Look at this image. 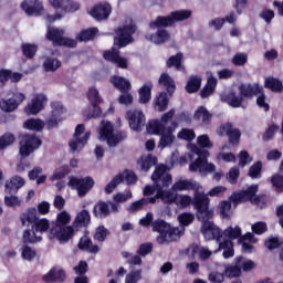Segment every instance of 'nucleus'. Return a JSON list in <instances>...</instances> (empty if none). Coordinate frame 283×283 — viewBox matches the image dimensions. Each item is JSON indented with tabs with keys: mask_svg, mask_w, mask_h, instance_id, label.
<instances>
[{
	"mask_svg": "<svg viewBox=\"0 0 283 283\" xmlns=\"http://www.w3.org/2000/svg\"><path fill=\"white\" fill-rule=\"evenodd\" d=\"M151 180L157 191V198H159L164 205H174L176 202V193L171 190H165V188L171 185V175L167 170V166H157L151 175Z\"/></svg>",
	"mask_w": 283,
	"mask_h": 283,
	"instance_id": "nucleus-1",
	"label": "nucleus"
},
{
	"mask_svg": "<svg viewBox=\"0 0 283 283\" xmlns=\"http://www.w3.org/2000/svg\"><path fill=\"white\" fill-rule=\"evenodd\" d=\"M201 233L205 240H216L219 243V249L214 251V253L223 250V258H226V260L233 258L235 254L233 251V242L229 239H224V234L220 231L218 226L213 224L211 221L205 222L201 224Z\"/></svg>",
	"mask_w": 283,
	"mask_h": 283,
	"instance_id": "nucleus-2",
	"label": "nucleus"
},
{
	"mask_svg": "<svg viewBox=\"0 0 283 283\" xmlns=\"http://www.w3.org/2000/svg\"><path fill=\"white\" fill-rule=\"evenodd\" d=\"M193 207L197 210V220H200L202 224L211 222L209 220L213 218V210L209 209V197L205 192L195 196Z\"/></svg>",
	"mask_w": 283,
	"mask_h": 283,
	"instance_id": "nucleus-3",
	"label": "nucleus"
},
{
	"mask_svg": "<svg viewBox=\"0 0 283 283\" xmlns=\"http://www.w3.org/2000/svg\"><path fill=\"white\" fill-rule=\"evenodd\" d=\"M197 156H199L195 161H192L189 166V170L192 172L198 171L200 176H207V174H212V171H216V165L209 164L207 161V156H209V151L200 150V148L195 147L192 150Z\"/></svg>",
	"mask_w": 283,
	"mask_h": 283,
	"instance_id": "nucleus-4",
	"label": "nucleus"
},
{
	"mask_svg": "<svg viewBox=\"0 0 283 283\" xmlns=\"http://www.w3.org/2000/svg\"><path fill=\"white\" fill-rule=\"evenodd\" d=\"M259 186L253 185L250 186L247 190H243L241 192H234L230 200L233 202L234 207H238L240 202H247V200H250L252 205H256V207H260L262 202H264V197H258L255 193H258Z\"/></svg>",
	"mask_w": 283,
	"mask_h": 283,
	"instance_id": "nucleus-5",
	"label": "nucleus"
},
{
	"mask_svg": "<svg viewBox=\"0 0 283 283\" xmlns=\"http://www.w3.org/2000/svg\"><path fill=\"white\" fill-rule=\"evenodd\" d=\"M65 30L56 27H48L46 39L52 41L53 45H63L64 48H76V40L65 38Z\"/></svg>",
	"mask_w": 283,
	"mask_h": 283,
	"instance_id": "nucleus-6",
	"label": "nucleus"
},
{
	"mask_svg": "<svg viewBox=\"0 0 283 283\" xmlns=\"http://www.w3.org/2000/svg\"><path fill=\"white\" fill-rule=\"evenodd\" d=\"M91 136L92 133L85 132V125L78 124L75 128L73 138L69 142L71 151L73 154H76V151H81V149H83V147L87 145Z\"/></svg>",
	"mask_w": 283,
	"mask_h": 283,
	"instance_id": "nucleus-7",
	"label": "nucleus"
},
{
	"mask_svg": "<svg viewBox=\"0 0 283 283\" xmlns=\"http://www.w3.org/2000/svg\"><path fill=\"white\" fill-rule=\"evenodd\" d=\"M99 140H107V145L116 147L123 140V134H114V125L108 120H102L98 129Z\"/></svg>",
	"mask_w": 283,
	"mask_h": 283,
	"instance_id": "nucleus-8",
	"label": "nucleus"
},
{
	"mask_svg": "<svg viewBox=\"0 0 283 283\" xmlns=\"http://www.w3.org/2000/svg\"><path fill=\"white\" fill-rule=\"evenodd\" d=\"M134 32H136V25H134L132 19H128V24L116 31L114 45H117L118 49L129 45V43H132V34H134Z\"/></svg>",
	"mask_w": 283,
	"mask_h": 283,
	"instance_id": "nucleus-9",
	"label": "nucleus"
},
{
	"mask_svg": "<svg viewBox=\"0 0 283 283\" xmlns=\"http://www.w3.org/2000/svg\"><path fill=\"white\" fill-rule=\"evenodd\" d=\"M69 187H71V189H76L80 198H85V196H87L90 190L94 187V179L92 177L81 179L70 177Z\"/></svg>",
	"mask_w": 283,
	"mask_h": 283,
	"instance_id": "nucleus-10",
	"label": "nucleus"
},
{
	"mask_svg": "<svg viewBox=\"0 0 283 283\" xmlns=\"http://www.w3.org/2000/svg\"><path fill=\"white\" fill-rule=\"evenodd\" d=\"M175 114H176V109H170L168 113H165L163 115L161 120H158V119L150 120L147 125L148 134H160L163 129H169V127L171 126H167V125H169V123L174 120Z\"/></svg>",
	"mask_w": 283,
	"mask_h": 283,
	"instance_id": "nucleus-11",
	"label": "nucleus"
},
{
	"mask_svg": "<svg viewBox=\"0 0 283 283\" xmlns=\"http://www.w3.org/2000/svg\"><path fill=\"white\" fill-rule=\"evenodd\" d=\"M41 147V139L34 135H23L20 140V155L22 158H28L30 154Z\"/></svg>",
	"mask_w": 283,
	"mask_h": 283,
	"instance_id": "nucleus-12",
	"label": "nucleus"
},
{
	"mask_svg": "<svg viewBox=\"0 0 283 283\" xmlns=\"http://www.w3.org/2000/svg\"><path fill=\"white\" fill-rule=\"evenodd\" d=\"M73 235H74V227L62 226L59 228H51L49 233V239L54 240V238H56V240L61 244H65V242H69V240H72Z\"/></svg>",
	"mask_w": 283,
	"mask_h": 283,
	"instance_id": "nucleus-13",
	"label": "nucleus"
},
{
	"mask_svg": "<svg viewBox=\"0 0 283 283\" xmlns=\"http://www.w3.org/2000/svg\"><path fill=\"white\" fill-rule=\"evenodd\" d=\"M65 108L61 102H53L51 104V116L46 120L48 129H54V127H59V123L63 120V113Z\"/></svg>",
	"mask_w": 283,
	"mask_h": 283,
	"instance_id": "nucleus-14",
	"label": "nucleus"
},
{
	"mask_svg": "<svg viewBox=\"0 0 283 283\" xmlns=\"http://www.w3.org/2000/svg\"><path fill=\"white\" fill-rule=\"evenodd\" d=\"M126 118L129 122L130 129H134V132H143V127L146 125L145 114H143V111L130 109L126 113Z\"/></svg>",
	"mask_w": 283,
	"mask_h": 283,
	"instance_id": "nucleus-15",
	"label": "nucleus"
},
{
	"mask_svg": "<svg viewBox=\"0 0 283 283\" xmlns=\"http://www.w3.org/2000/svg\"><path fill=\"white\" fill-rule=\"evenodd\" d=\"M202 187L193 179L179 180L171 186V191H195L193 198L197 193H203L200 191Z\"/></svg>",
	"mask_w": 283,
	"mask_h": 283,
	"instance_id": "nucleus-16",
	"label": "nucleus"
},
{
	"mask_svg": "<svg viewBox=\"0 0 283 283\" xmlns=\"http://www.w3.org/2000/svg\"><path fill=\"white\" fill-rule=\"evenodd\" d=\"M45 103H48V97L44 94H36L31 103L24 107V113L28 114V116L39 114V112L43 109V105H45Z\"/></svg>",
	"mask_w": 283,
	"mask_h": 283,
	"instance_id": "nucleus-17",
	"label": "nucleus"
},
{
	"mask_svg": "<svg viewBox=\"0 0 283 283\" xmlns=\"http://www.w3.org/2000/svg\"><path fill=\"white\" fill-rule=\"evenodd\" d=\"M23 101H25V96L23 95V93H17L13 95V97L9 99H1L0 109H2V112L8 113L14 112V109H17L19 105L23 103Z\"/></svg>",
	"mask_w": 283,
	"mask_h": 283,
	"instance_id": "nucleus-18",
	"label": "nucleus"
},
{
	"mask_svg": "<svg viewBox=\"0 0 283 283\" xmlns=\"http://www.w3.org/2000/svg\"><path fill=\"white\" fill-rule=\"evenodd\" d=\"M172 128H164L160 132V140L158 144V149H165V147H171L174 145V142L176 140V136H174V128L178 127V124L175 122H171Z\"/></svg>",
	"mask_w": 283,
	"mask_h": 283,
	"instance_id": "nucleus-19",
	"label": "nucleus"
},
{
	"mask_svg": "<svg viewBox=\"0 0 283 283\" xmlns=\"http://www.w3.org/2000/svg\"><path fill=\"white\" fill-rule=\"evenodd\" d=\"M218 134L219 136H228L231 145H238L240 143V129L233 127L231 123L222 125Z\"/></svg>",
	"mask_w": 283,
	"mask_h": 283,
	"instance_id": "nucleus-20",
	"label": "nucleus"
},
{
	"mask_svg": "<svg viewBox=\"0 0 283 283\" xmlns=\"http://www.w3.org/2000/svg\"><path fill=\"white\" fill-rule=\"evenodd\" d=\"M21 8L23 11H25V14H28V17H32V14L39 17L44 10L43 2H41V0H24L21 3Z\"/></svg>",
	"mask_w": 283,
	"mask_h": 283,
	"instance_id": "nucleus-21",
	"label": "nucleus"
},
{
	"mask_svg": "<svg viewBox=\"0 0 283 283\" xmlns=\"http://www.w3.org/2000/svg\"><path fill=\"white\" fill-rule=\"evenodd\" d=\"M49 3L54 10H62L63 12H76L81 8L78 3L70 0H49Z\"/></svg>",
	"mask_w": 283,
	"mask_h": 283,
	"instance_id": "nucleus-22",
	"label": "nucleus"
},
{
	"mask_svg": "<svg viewBox=\"0 0 283 283\" xmlns=\"http://www.w3.org/2000/svg\"><path fill=\"white\" fill-rule=\"evenodd\" d=\"M180 240V229L169 227L163 235H158L156 241L158 244H169L170 242H177Z\"/></svg>",
	"mask_w": 283,
	"mask_h": 283,
	"instance_id": "nucleus-23",
	"label": "nucleus"
},
{
	"mask_svg": "<svg viewBox=\"0 0 283 283\" xmlns=\"http://www.w3.org/2000/svg\"><path fill=\"white\" fill-rule=\"evenodd\" d=\"M239 92L241 96L245 98H251L258 94H262V86L259 84H241L239 86Z\"/></svg>",
	"mask_w": 283,
	"mask_h": 283,
	"instance_id": "nucleus-24",
	"label": "nucleus"
},
{
	"mask_svg": "<svg viewBox=\"0 0 283 283\" xmlns=\"http://www.w3.org/2000/svg\"><path fill=\"white\" fill-rule=\"evenodd\" d=\"M105 61H111L112 63H116L118 67L127 69V60L120 57L118 55V50L113 48L111 51L104 52Z\"/></svg>",
	"mask_w": 283,
	"mask_h": 283,
	"instance_id": "nucleus-25",
	"label": "nucleus"
},
{
	"mask_svg": "<svg viewBox=\"0 0 283 283\" xmlns=\"http://www.w3.org/2000/svg\"><path fill=\"white\" fill-rule=\"evenodd\" d=\"M112 12V7L108 3L99 4L91 11V17L96 19V21H103L107 19Z\"/></svg>",
	"mask_w": 283,
	"mask_h": 283,
	"instance_id": "nucleus-26",
	"label": "nucleus"
},
{
	"mask_svg": "<svg viewBox=\"0 0 283 283\" xmlns=\"http://www.w3.org/2000/svg\"><path fill=\"white\" fill-rule=\"evenodd\" d=\"M25 185V179L20 176H13L10 181L6 182V193H17Z\"/></svg>",
	"mask_w": 283,
	"mask_h": 283,
	"instance_id": "nucleus-27",
	"label": "nucleus"
},
{
	"mask_svg": "<svg viewBox=\"0 0 283 283\" xmlns=\"http://www.w3.org/2000/svg\"><path fill=\"white\" fill-rule=\"evenodd\" d=\"M158 84L160 87H165V90H167L169 96H172L176 92V82H174V78H171L169 74H161Z\"/></svg>",
	"mask_w": 283,
	"mask_h": 283,
	"instance_id": "nucleus-28",
	"label": "nucleus"
},
{
	"mask_svg": "<svg viewBox=\"0 0 283 283\" xmlns=\"http://www.w3.org/2000/svg\"><path fill=\"white\" fill-rule=\"evenodd\" d=\"M92 218L90 217V211L82 210L78 212L74 219L73 227L78 231L80 227H87L91 222Z\"/></svg>",
	"mask_w": 283,
	"mask_h": 283,
	"instance_id": "nucleus-29",
	"label": "nucleus"
},
{
	"mask_svg": "<svg viewBox=\"0 0 283 283\" xmlns=\"http://www.w3.org/2000/svg\"><path fill=\"white\" fill-rule=\"evenodd\" d=\"M264 87L266 90H271V92H275L276 94H282L283 92L282 81L272 76L265 78Z\"/></svg>",
	"mask_w": 283,
	"mask_h": 283,
	"instance_id": "nucleus-30",
	"label": "nucleus"
},
{
	"mask_svg": "<svg viewBox=\"0 0 283 283\" xmlns=\"http://www.w3.org/2000/svg\"><path fill=\"white\" fill-rule=\"evenodd\" d=\"M195 120H199L201 125L207 126L211 123V114L205 106H200L195 113Z\"/></svg>",
	"mask_w": 283,
	"mask_h": 283,
	"instance_id": "nucleus-31",
	"label": "nucleus"
},
{
	"mask_svg": "<svg viewBox=\"0 0 283 283\" xmlns=\"http://www.w3.org/2000/svg\"><path fill=\"white\" fill-rule=\"evenodd\" d=\"M179 209H187L193 205V198L189 195L176 193L175 203Z\"/></svg>",
	"mask_w": 283,
	"mask_h": 283,
	"instance_id": "nucleus-32",
	"label": "nucleus"
},
{
	"mask_svg": "<svg viewBox=\"0 0 283 283\" xmlns=\"http://www.w3.org/2000/svg\"><path fill=\"white\" fill-rule=\"evenodd\" d=\"M111 83H113L119 92H129L132 90V83L125 77L114 76L111 78Z\"/></svg>",
	"mask_w": 283,
	"mask_h": 283,
	"instance_id": "nucleus-33",
	"label": "nucleus"
},
{
	"mask_svg": "<svg viewBox=\"0 0 283 283\" xmlns=\"http://www.w3.org/2000/svg\"><path fill=\"white\" fill-rule=\"evenodd\" d=\"M221 101H223V103H229L231 107H240V105H242V96L237 95L233 92H230L228 94H222Z\"/></svg>",
	"mask_w": 283,
	"mask_h": 283,
	"instance_id": "nucleus-34",
	"label": "nucleus"
},
{
	"mask_svg": "<svg viewBox=\"0 0 283 283\" xmlns=\"http://www.w3.org/2000/svg\"><path fill=\"white\" fill-rule=\"evenodd\" d=\"M216 85H218V80L213 76H210L206 86L201 90V98H209V96L216 92Z\"/></svg>",
	"mask_w": 283,
	"mask_h": 283,
	"instance_id": "nucleus-35",
	"label": "nucleus"
},
{
	"mask_svg": "<svg viewBox=\"0 0 283 283\" xmlns=\"http://www.w3.org/2000/svg\"><path fill=\"white\" fill-rule=\"evenodd\" d=\"M154 84L149 82L139 88V103L147 104L151 101V90Z\"/></svg>",
	"mask_w": 283,
	"mask_h": 283,
	"instance_id": "nucleus-36",
	"label": "nucleus"
},
{
	"mask_svg": "<svg viewBox=\"0 0 283 283\" xmlns=\"http://www.w3.org/2000/svg\"><path fill=\"white\" fill-rule=\"evenodd\" d=\"M223 275H226V277H229V279L240 277L242 275V270L240 269V265L237 259H235L234 265H224Z\"/></svg>",
	"mask_w": 283,
	"mask_h": 283,
	"instance_id": "nucleus-37",
	"label": "nucleus"
},
{
	"mask_svg": "<svg viewBox=\"0 0 283 283\" xmlns=\"http://www.w3.org/2000/svg\"><path fill=\"white\" fill-rule=\"evenodd\" d=\"M96 218H107L109 216V203L105 201H99L93 210Z\"/></svg>",
	"mask_w": 283,
	"mask_h": 283,
	"instance_id": "nucleus-38",
	"label": "nucleus"
},
{
	"mask_svg": "<svg viewBox=\"0 0 283 283\" xmlns=\"http://www.w3.org/2000/svg\"><path fill=\"white\" fill-rule=\"evenodd\" d=\"M78 249H84L85 251H90V253H98V245L92 244V239L87 237L81 238L78 242Z\"/></svg>",
	"mask_w": 283,
	"mask_h": 283,
	"instance_id": "nucleus-39",
	"label": "nucleus"
},
{
	"mask_svg": "<svg viewBox=\"0 0 283 283\" xmlns=\"http://www.w3.org/2000/svg\"><path fill=\"white\" fill-rule=\"evenodd\" d=\"M201 83H202V78L192 75L188 80V83L186 85V91L188 92V94H193L195 92H198V90H200Z\"/></svg>",
	"mask_w": 283,
	"mask_h": 283,
	"instance_id": "nucleus-40",
	"label": "nucleus"
},
{
	"mask_svg": "<svg viewBox=\"0 0 283 283\" xmlns=\"http://www.w3.org/2000/svg\"><path fill=\"white\" fill-rule=\"evenodd\" d=\"M149 40L153 43H156V45H160V43L169 41V32H167L165 29H160L157 31L156 35H150Z\"/></svg>",
	"mask_w": 283,
	"mask_h": 283,
	"instance_id": "nucleus-41",
	"label": "nucleus"
},
{
	"mask_svg": "<svg viewBox=\"0 0 283 283\" xmlns=\"http://www.w3.org/2000/svg\"><path fill=\"white\" fill-rule=\"evenodd\" d=\"M168 25H174V18L168 17H158L155 22L150 23V28H168Z\"/></svg>",
	"mask_w": 283,
	"mask_h": 283,
	"instance_id": "nucleus-42",
	"label": "nucleus"
},
{
	"mask_svg": "<svg viewBox=\"0 0 283 283\" xmlns=\"http://www.w3.org/2000/svg\"><path fill=\"white\" fill-rule=\"evenodd\" d=\"M43 67L45 72H56L61 67V61L55 57H45L43 62Z\"/></svg>",
	"mask_w": 283,
	"mask_h": 283,
	"instance_id": "nucleus-43",
	"label": "nucleus"
},
{
	"mask_svg": "<svg viewBox=\"0 0 283 283\" xmlns=\"http://www.w3.org/2000/svg\"><path fill=\"white\" fill-rule=\"evenodd\" d=\"M242 235V229L240 227H229L223 231V238L224 240H238Z\"/></svg>",
	"mask_w": 283,
	"mask_h": 283,
	"instance_id": "nucleus-44",
	"label": "nucleus"
},
{
	"mask_svg": "<svg viewBox=\"0 0 283 283\" xmlns=\"http://www.w3.org/2000/svg\"><path fill=\"white\" fill-rule=\"evenodd\" d=\"M156 163H157L156 157L148 155V156L142 157L140 160L138 161V165L142 171H147L148 169H151V167H154Z\"/></svg>",
	"mask_w": 283,
	"mask_h": 283,
	"instance_id": "nucleus-45",
	"label": "nucleus"
},
{
	"mask_svg": "<svg viewBox=\"0 0 283 283\" xmlns=\"http://www.w3.org/2000/svg\"><path fill=\"white\" fill-rule=\"evenodd\" d=\"M24 218H21V222L23 227H25V220L27 222H30L31 224H36L39 222V212L36 211V208L30 209L25 214H23Z\"/></svg>",
	"mask_w": 283,
	"mask_h": 283,
	"instance_id": "nucleus-46",
	"label": "nucleus"
},
{
	"mask_svg": "<svg viewBox=\"0 0 283 283\" xmlns=\"http://www.w3.org/2000/svg\"><path fill=\"white\" fill-rule=\"evenodd\" d=\"M151 227L153 231H156L157 233H159V235H163L166 231H169V228L171 226L167 223L165 220L158 219L153 221Z\"/></svg>",
	"mask_w": 283,
	"mask_h": 283,
	"instance_id": "nucleus-47",
	"label": "nucleus"
},
{
	"mask_svg": "<svg viewBox=\"0 0 283 283\" xmlns=\"http://www.w3.org/2000/svg\"><path fill=\"white\" fill-rule=\"evenodd\" d=\"M169 105V99L167 98V93H159L155 102V108L157 112H165Z\"/></svg>",
	"mask_w": 283,
	"mask_h": 283,
	"instance_id": "nucleus-48",
	"label": "nucleus"
},
{
	"mask_svg": "<svg viewBox=\"0 0 283 283\" xmlns=\"http://www.w3.org/2000/svg\"><path fill=\"white\" fill-rule=\"evenodd\" d=\"M23 127L32 132H41L45 127V123L41 119H29L24 122Z\"/></svg>",
	"mask_w": 283,
	"mask_h": 283,
	"instance_id": "nucleus-49",
	"label": "nucleus"
},
{
	"mask_svg": "<svg viewBox=\"0 0 283 283\" xmlns=\"http://www.w3.org/2000/svg\"><path fill=\"white\" fill-rule=\"evenodd\" d=\"M96 34H98V29L97 28H91L87 30H83L78 36L77 40L81 42H87V41H92V39H94L96 36Z\"/></svg>",
	"mask_w": 283,
	"mask_h": 283,
	"instance_id": "nucleus-50",
	"label": "nucleus"
},
{
	"mask_svg": "<svg viewBox=\"0 0 283 283\" xmlns=\"http://www.w3.org/2000/svg\"><path fill=\"white\" fill-rule=\"evenodd\" d=\"M237 263L239 264V269L241 271H253V269H255V262H253L252 260L249 259H244V256H239L237 258Z\"/></svg>",
	"mask_w": 283,
	"mask_h": 283,
	"instance_id": "nucleus-51",
	"label": "nucleus"
},
{
	"mask_svg": "<svg viewBox=\"0 0 283 283\" xmlns=\"http://www.w3.org/2000/svg\"><path fill=\"white\" fill-rule=\"evenodd\" d=\"M87 98L92 105H101L103 103V97L94 86L88 88Z\"/></svg>",
	"mask_w": 283,
	"mask_h": 283,
	"instance_id": "nucleus-52",
	"label": "nucleus"
},
{
	"mask_svg": "<svg viewBox=\"0 0 283 283\" xmlns=\"http://www.w3.org/2000/svg\"><path fill=\"white\" fill-rule=\"evenodd\" d=\"M42 238L41 235H36V232L30 231V230H25L23 233V242L29 244H34V242H41Z\"/></svg>",
	"mask_w": 283,
	"mask_h": 283,
	"instance_id": "nucleus-53",
	"label": "nucleus"
},
{
	"mask_svg": "<svg viewBox=\"0 0 283 283\" xmlns=\"http://www.w3.org/2000/svg\"><path fill=\"white\" fill-rule=\"evenodd\" d=\"M35 233H45L50 229V221L48 219H40L32 226Z\"/></svg>",
	"mask_w": 283,
	"mask_h": 283,
	"instance_id": "nucleus-54",
	"label": "nucleus"
},
{
	"mask_svg": "<svg viewBox=\"0 0 283 283\" xmlns=\"http://www.w3.org/2000/svg\"><path fill=\"white\" fill-rule=\"evenodd\" d=\"M167 67H177V70H182V53H177L169 57L167 61Z\"/></svg>",
	"mask_w": 283,
	"mask_h": 283,
	"instance_id": "nucleus-55",
	"label": "nucleus"
},
{
	"mask_svg": "<svg viewBox=\"0 0 283 283\" xmlns=\"http://www.w3.org/2000/svg\"><path fill=\"white\" fill-rule=\"evenodd\" d=\"M70 220H72V217L66 211H62L57 214L55 228L59 227H67L70 224Z\"/></svg>",
	"mask_w": 283,
	"mask_h": 283,
	"instance_id": "nucleus-56",
	"label": "nucleus"
},
{
	"mask_svg": "<svg viewBox=\"0 0 283 283\" xmlns=\"http://www.w3.org/2000/svg\"><path fill=\"white\" fill-rule=\"evenodd\" d=\"M175 21H186V19H191V11L190 10H180L174 11L170 13Z\"/></svg>",
	"mask_w": 283,
	"mask_h": 283,
	"instance_id": "nucleus-57",
	"label": "nucleus"
},
{
	"mask_svg": "<svg viewBox=\"0 0 283 283\" xmlns=\"http://www.w3.org/2000/svg\"><path fill=\"white\" fill-rule=\"evenodd\" d=\"M67 174H70V167L62 166L53 172V176L50 177V180H63V178L66 177Z\"/></svg>",
	"mask_w": 283,
	"mask_h": 283,
	"instance_id": "nucleus-58",
	"label": "nucleus"
},
{
	"mask_svg": "<svg viewBox=\"0 0 283 283\" xmlns=\"http://www.w3.org/2000/svg\"><path fill=\"white\" fill-rule=\"evenodd\" d=\"M143 277V270L130 271L125 279V283H138Z\"/></svg>",
	"mask_w": 283,
	"mask_h": 283,
	"instance_id": "nucleus-59",
	"label": "nucleus"
},
{
	"mask_svg": "<svg viewBox=\"0 0 283 283\" xmlns=\"http://www.w3.org/2000/svg\"><path fill=\"white\" fill-rule=\"evenodd\" d=\"M14 135L7 133L0 137V149H6V147H10L12 143H14Z\"/></svg>",
	"mask_w": 283,
	"mask_h": 283,
	"instance_id": "nucleus-60",
	"label": "nucleus"
},
{
	"mask_svg": "<svg viewBox=\"0 0 283 283\" xmlns=\"http://www.w3.org/2000/svg\"><path fill=\"white\" fill-rule=\"evenodd\" d=\"M193 220H196V217H193V214L190 212H184L178 216V221L184 227H189V224H191V222H193Z\"/></svg>",
	"mask_w": 283,
	"mask_h": 283,
	"instance_id": "nucleus-61",
	"label": "nucleus"
},
{
	"mask_svg": "<svg viewBox=\"0 0 283 283\" xmlns=\"http://www.w3.org/2000/svg\"><path fill=\"white\" fill-rule=\"evenodd\" d=\"M123 182V176L116 175L113 180L105 187V193H112L118 185Z\"/></svg>",
	"mask_w": 283,
	"mask_h": 283,
	"instance_id": "nucleus-62",
	"label": "nucleus"
},
{
	"mask_svg": "<svg viewBox=\"0 0 283 283\" xmlns=\"http://www.w3.org/2000/svg\"><path fill=\"white\" fill-rule=\"evenodd\" d=\"M224 272L211 271L208 275V280L211 283H222L224 282Z\"/></svg>",
	"mask_w": 283,
	"mask_h": 283,
	"instance_id": "nucleus-63",
	"label": "nucleus"
},
{
	"mask_svg": "<svg viewBox=\"0 0 283 283\" xmlns=\"http://www.w3.org/2000/svg\"><path fill=\"white\" fill-rule=\"evenodd\" d=\"M271 182L275 187L276 191H283V176L276 174L271 177Z\"/></svg>",
	"mask_w": 283,
	"mask_h": 283,
	"instance_id": "nucleus-64",
	"label": "nucleus"
}]
</instances>
